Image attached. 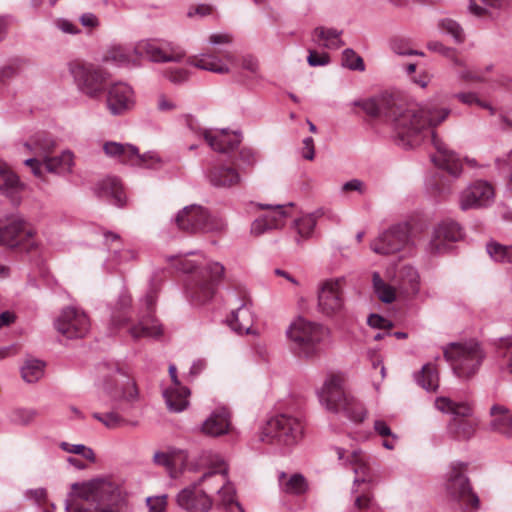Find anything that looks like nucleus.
<instances>
[{
	"label": "nucleus",
	"instance_id": "obj_1",
	"mask_svg": "<svg viewBox=\"0 0 512 512\" xmlns=\"http://www.w3.org/2000/svg\"><path fill=\"white\" fill-rule=\"evenodd\" d=\"M364 111L373 117L389 123L394 131L397 144L404 148L418 145L424 133L443 122L448 109H436L431 105L402 103L392 96H382L363 103Z\"/></svg>",
	"mask_w": 512,
	"mask_h": 512
},
{
	"label": "nucleus",
	"instance_id": "obj_2",
	"mask_svg": "<svg viewBox=\"0 0 512 512\" xmlns=\"http://www.w3.org/2000/svg\"><path fill=\"white\" fill-rule=\"evenodd\" d=\"M74 499L65 501L67 512H121L111 505L114 486L107 480H93L89 483H74Z\"/></svg>",
	"mask_w": 512,
	"mask_h": 512
},
{
	"label": "nucleus",
	"instance_id": "obj_3",
	"mask_svg": "<svg viewBox=\"0 0 512 512\" xmlns=\"http://www.w3.org/2000/svg\"><path fill=\"white\" fill-rule=\"evenodd\" d=\"M319 400L329 411L344 413L353 422H362L367 411L352 395L343 389V379L332 375L324 383L319 392Z\"/></svg>",
	"mask_w": 512,
	"mask_h": 512
},
{
	"label": "nucleus",
	"instance_id": "obj_4",
	"mask_svg": "<svg viewBox=\"0 0 512 512\" xmlns=\"http://www.w3.org/2000/svg\"><path fill=\"white\" fill-rule=\"evenodd\" d=\"M328 330L315 322L302 317L294 320L286 330L292 351L300 358L311 359L318 355L320 344Z\"/></svg>",
	"mask_w": 512,
	"mask_h": 512
},
{
	"label": "nucleus",
	"instance_id": "obj_5",
	"mask_svg": "<svg viewBox=\"0 0 512 512\" xmlns=\"http://www.w3.org/2000/svg\"><path fill=\"white\" fill-rule=\"evenodd\" d=\"M97 373L103 390L113 401L132 404L138 400L139 392L135 381L119 363H101L97 367Z\"/></svg>",
	"mask_w": 512,
	"mask_h": 512
},
{
	"label": "nucleus",
	"instance_id": "obj_6",
	"mask_svg": "<svg viewBox=\"0 0 512 512\" xmlns=\"http://www.w3.org/2000/svg\"><path fill=\"white\" fill-rule=\"evenodd\" d=\"M303 435L302 422L288 414H278L269 418L259 432L260 441L272 445L291 447Z\"/></svg>",
	"mask_w": 512,
	"mask_h": 512
},
{
	"label": "nucleus",
	"instance_id": "obj_7",
	"mask_svg": "<svg viewBox=\"0 0 512 512\" xmlns=\"http://www.w3.org/2000/svg\"><path fill=\"white\" fill-rule=\"evenodd\" d=\"M444 357L457 377L469 379L478 372L485 355L478 342L469 341L450 343L444 349Z\"/></svg>",
	"mask_w": 512,
	"mask_h": 512
},
{
	"label": "nucleus",
	"instance_id": "obj_8",
	"mask_svg": "<svg viewBox=\"0 0 512 512\" xmlns=\"http://www.w3.org/2000/svg\"><path fill=\"white\" fill-rule=\"evenodd\" d=\"M467 463L454 462L447 474L445 490L450 501L462 510H478L480 499L474 492L471 482L466 475Z\"/></svg>",
	"mask_w": 512,
	"mask_h": 512
},
{
	"label": "nucleus",
	"instance_id": "obj_9",
	"mask_svg": "<svg viewBox=\"0 0 512 512\" xmlns=\"http://www.w3.org/2000/svg\"><path fill=\"white\" fill-rule=\"evenodd\" d=\"M159 288L151 283L145 295L139 299L137 306L138 322L132 325L128 333L133 339L142 337H160L163 334V328L155 316L156 302Z\"/></svg>",
	"mask_w": 512,
	"mask_h": 512
},
{
	"label": "nucleus",
	"instance_id": "obj_10",
	"mask_svg": "<svg viewBox=\"0 0 512 512\" xmlns=\"http://www.w3.org/2000/svg\"><path fill=\"white\" fill-rule=\"evenodd\" d=\"M70 72L78 90L90 99H99L106 91L110 73L91 63H74Z\"/></svg>",
	"mask_w": 512,
	"mask_h": 512
},
{
	"label": "nucleus",
	"instance_id": "obj_11",
	"mask_svg": "<svg viewBox=\"0 0 512 512\" xmlns=\"http://www.w3.org/2000/svg\"><path fill=\"white\" fill-rule=\"evenodd\" d=\"M224 271L225 268L221 263L211 262L193 274L187 286V293L191 300L196 304L210 301L223 278Z\"/></svg>",
	"mask_w": 512,
	"mask_h": 512
},
{
	"label": "nucleus",
	"instance_id": "obj_12",
	"mask_svg": "<svg viewBox=\"0 0 512 512\" xmlns=\"http://www.w3.org/2000/svg\"><path fill=\"white\" fill-rule=\"evenodd\" d=\"M177 227L186 233H207L221 231L225 223L222 219L213 217L208 210L199 205L184 207L175 218Z\"/></svg>",
	"mask_w": 512,
	"mask_h": 512
},
{
	"label": "nucleus",
	"instance_id": "obj_13",
	"mask_svg": "<svg viewBox=\"0 0 512 512\" xmlns=\"http://www.w3.org/2000/svg\"><path fill=\"white\" fill-rule=\"evenodd\" d=\"M435 406L438 410L453 415L448 424L450 435L459 440H467L473 436L476 422L469 418L472 409L467 403H455L449 398L440 397L436 399Z\"/></svg>",
	"mask_w": 512,
	"mask_h": 512
},
{
	"label": "nucleus",
	"instance_id": "obj_14",
	"mask_svg": "<svg viewBox=\"0 0 512 512\" xmlns=\"http://www.w3.org/2000/svg\"><path fill=\"white\" fill-rule=\"evenodd\" d=\"M349 463L356 475L352 488V494L355 495L354 507L359 510L368 509L372 504L373 494L367 456L362 451H353L349 456Z\"/></svg>",
	"mask_w": 512,
	"mask_h": 512
},
{
	"label": "nucleus",
	"instance_id": "obj_15",
	"mask_svg": "<svg viewBox=\"0 0 512 512\" xmlns=\"http://www.w3.org/2000/svg\"><path fill=\"white\" fill-rule=\"evenodd\" d=\"M103 151L107 157L132 166L155 168L161 162L156 153L140 154L138 148L131 144L107 141L103 143Z\"/></svg>",
	"mask_w": 512,
	"mask_h": 512
},
{
	"label": "nucleus",
	"instance_id": "obj_16",
	"mask_svg": "<svg viewBox=\"0 0 512 512\" xmlns=\"http://www.w3.org/2000/svg\"><path fill=\"white\" fill-rule=\"evenodd\" d=\"M134 52L155 63L180 62L185 51L178 45L162 39H146L139 41Z\"/></svg>",
	"mask_w": 512,
	"mask_h": 512
},
{
	"label": "nucleus",
	"instance_id": "obj_17",
	"mask_svg": "<svg viewBox=\"0 0 512 512\" xmlns=\"http://www.w3.org/2000/svg\"><path fill=\"white\" fill-rule=\"evenodd\" d=\"M208 460L210 462L209 471L202 475L200 481L219 478V487H215V489L220 495L223 505L229 507L234 504L240 512H244L241 504L235 500L234 486L227 480L228 466L223 458L218 454L209 453Z\"/></svg>",
	"mask_w": 512,
	"mask_h": 512
},
{
	"label": "nucleus",
	"instance_id": "obj_18",
	"mask_svg": "<svg viewBox=\"0 0 512 512\" xmlns=\"http://www.w3.org/2000/svg\"><path fill=\"white\" fill-rule=\"evenodd\" d=\"M411 240V226L404 223H397L382 232L371 242V249L382 255L395 254L403 250Z\"/></svg>",
	"mask_w": 512,
	"mask_h": 512
},
{
	"label": "nucleus",
	"instance_id": "obj_19",
	"mask_svg": "<svg viewBox=\"0 0 512 512\" xmlns=\"http://www.w3.org/2000/svg\"><path fill=\"white\" fill-rule=\"evenodd\" d=\"M54 326L67 339H78L89 332L90 320L84 311L76 307H66L55 320Z\"/></svg>",
	"mask_w": 512,
	"mask_h": 512
},
{
	"label": "nucleus",
	"instance_id": "obj_20",
	"mask_svg": "<svg viewBox=\"0 0 512 512\" xmlns=\"http://www.w3.org/2000/svg\"><path fill=\"white\" fill-rule=\"evenodd\" d=\"M33 236V229L28 227L27 223L18 217L11 218L7 225L0 226L1 245L22 247L29 252L36 246Z\"/></svg>",
	"mask_w": 512,
	"mask_h": 512
},
{
	"label": "nucleus",
	"instance_id": "obj_21",
	"mask_svg": "<svg viewBox=\"0 0 512 512\" xmlns=\"http://www.w3.org/2000/svg\"><path fill=\"white\" fill-rule=\"evenodd\" d=\"M344 284V277L327 279L320 284L318 307L323 314L331 316L342 310L344 306Z\"/></svg>",
	"mask_w": 512,
	"mask_h": 512
},
{
	"label": "nucleus",
	"instance_id": "obj_22",
	"mask_svg": "<svg viewBox=\"0 0 512 512\" xmlns=\"http://www.w3.org/2000/svg\"><path fill=\"white\" fill-rule=\"evenodd\" d=\"M73 153L71 151H63L60 155L43 158H28L24 164L31 168L33 174L42 177L44 172L55 174H66L71 172L74 165Z\"/></svg>",
	"mask_w": 512,
	"mask_h": 512
},
{
	"label": "nucleus",
	"instance_id": "obj_23",
	"mask_svg": "<svg viewBox=\"0 0 512 512\" xmlns=\"http://www.w3.org/2000/svg\"><path fill=\"white\" fill-rule=\"evenodd\" d=\"M462 236L458 223L452 220L442 221L434 228L426 250L431 255L445 253L450 248V243L459 241Z\"/></svg>",
	"mask_w": 512,
	"mask_h": 512
},
{
	"label": "nucleus",
	"instance_id": "obj_24",
	"mask_svg": "<svg viewBox=\"0 0 512 512\" xmlns=\"http://www.w3.org/2000/svg\"><path fill=\"white\" fill-rule=\"evenodd\" d=\"M493 186L484 180H478L470 184L460 195V208L468 210L490 205L494 199Z\"/></svg>",
	"mask_w": 512,
	"mask_h": 512
},
{
	"label": "nucleus",
	"instance_id": "obj_25",
	"mask_svg": "<svg viewBox=\"0 0 512 512\" xmlns=\"http://www.w3.org/2000/svg\"><path fill=\"white\" fill-rule=\"evenodd\" d=\"M204 481L200 479L183 488L176 496L178 506L187 512H208L213 506L212 499L198 487Z\"/></svg>",
	"mask_w": 512,
	"mask_h": 512
},
{
	"label": "nucleus",
	"instance_id": "obj_26",
	"mask_svg": "<svg viewBox=\"0 0 512 512\" xmlns=\"http://www.w3.org/2000/svg\"><path fill=\"white\" fill-rule=\"evenodd\" d=\"M134 104V91L128 84L116 82L108 88L106 105L112 115H122L131 110Z\"/></svg>",
	"mask_w": 512,
	"mask_h": 512
},
{
	"label": "nucleus",
	"instance_id": "obj_27",
	"mask_svg": "<svg viewBox=\"0 0 512 512\" xmlns=\"http://www.w3.org/2000/svg\"><path fill=\"white\" fill-rule=\"evenodd\" d=\"M207 144L220 153H228L236 149L241 142V135L228 129H200Z\"/></svg>",
	"mask_w": 512,
	"mask_h": 512
},
{
	"label": "nucleus",
	"instance_id": "obj_28",
	"mask_svg": "<svg viewBox=\"0 0 512 512\" xmlns=\"http://www.w3.org/2000/svg\"><path fill=\"white\" fill-rule=\"evenodd\" d=\"M431 141L436 149V153L431 158L433 163L446 170L453 177H458L462 172V165L458 156L434 132H431Z\"/></svg>",
	"mask_w": 512,
	"mask_h": 512
},
{
	"label": "nucleus",
	"instance_id": "obj_29",
	"mask_svg": "<svg viewBox=\"0 0 512 512\" xmlns=\"http://www.w3.org/2000/svg\"><path fill=\"white\" fill-rule=\"evenodd\" d=\"M262 209H270V211L262 217L255 219L251 225V233L259 236L267 231L279 229L284 226L287 218L285 206L261 205Z\"/></svg>",
	"mask_w": 512,
	"mask_h": 512
},
{
	"label": "nucleus",
	"instance_id": "obj_30",
	"mask_svg": "<svg viewBox=\"0 0 512 512\" xmlns=\"http://www.w3.org/2000/svg\"><path fill=\"white\" fill-rule=\"evenodd\" d=\"M207 179L216 188H231L240 183L241 176L236 168L218 164L208 170Z\"/></svg>",
	"mask_w": 512,
	"mask_h": 512
},
{
	"label": "nucleus",
	"instance_id": "obj_31",
	"mask_svg": "<svg viewBox=\"0 0 512 512\" xmlns=\"http://www.w3.org/2000/svg\"><path fill=\"white\" fill-rule=\"evenodd\" d=\"M230 413L226 408L215 410L202 424L201 431L208 436L218 437L230 429Z\"/></svg>",
	"mask_w": 512,
	"mask_h": 512
},
{
	"label": "nucleus",
	"instance_id": "obj_32",
	"mask_svg": "<svg viewBox=\"0 0 512 512\" xmlns=\"http://www.w3.org/2000/svg\"><path fill=\"white\" fill-rule=\"evenodd\" d=\"M490 428L507 438H512V413L502 405L495 404L490 408Z\"/></svg>",
	"mask_w": 512,
	"mask_h": 512
},
{
	"label": "nucleus",
	"instance_id": "obj_33",
	"mask_svg": "<svg viewBox=\"0 0 512 512\" xmlns=\"http://www.w3.org/2000/svg\"><path fill=\"white\" fill-rule=\"evenodd\" d=\"M100 197L110 198L114 205L122 207L126 203V195L124 193L120 180L116 177H107L98 184Z\"/></svg>",
	"mask_w": 512,
	"mask_h": 512
},
{
	"label": "nucleus",
	"instance_id": "obj_34",
	"mask_svg": "<svg viewBox=\"0 0 512 512\" xmlns=\"http://www.w3.org/2000/svg\"><path fill=\"white\" fill-rule=\"evenodd\" d=\"M254 318L250 307L244 303L231 312L228 324L238 334H247L253 326Z\"/></svg>",
	"mask_w": 512,
	"mask_h": 512
},
{
	"label": "nucleus",
	"instance_id": "obj_35",
	"mask_svg": "<svg viewBox=\"0 0 512 512\" xmlns=\"http://www.w3.org/2000/svg\"><path fill=\"white\" fill-rule=\"evenodd\" d=\"M25 146L33 152V158H40L42 160L53 151L56 147V142L49 133L37 132L26 142Z\"/></svg>",
	"mask_w": 512,
	"mask_h": 512
},
{
	"label": "nucleus",
	"instance_id": "obj_36",
	"mask_svg": "<svg viewBox=\"0 0 512 512\" xmlns=\"http://www.w3.org/2000/svg\"><path fill=\"white\" fill-rule=\"evenodd\" d=\"M188 63L196 68L214 73L225 74L229 72L228 66L217 55L212 53H201L192 56L188 59Z\"/></svg>",
	"mask_w": 512,
	"mask_h": 512
},
{
	"label": "nucleus",
	"instance_id": "obj_37",
	"mask_svg": "<svg viewBox=\"0 0 512 512\" xmlns=\"http://www.w3.org/2000/svg\"><path fill=\"white\" fill-rule=\"evenodd\" d=\"M22 188L18 176L8 166L0 164V193L14 199Z\"/></svg>",
	"mask_w": 512,
	"mask_h": 512
},
{
	"label": "nucleus",
	"instance_id": "obj_38",
	"mask_svg": "<svg viewBox=\"0 0 512 512\" xmlns=\"http://www.w3.org/2000/svg\"><path fill=\"white\" fill-rule=\"evenodd\" d=\"M341 35L342 31L320 26L314 29L313 40L327 49H339L344 45Z\"/></svg>",
	"mask_w": 512,
	"mask_h": 512
},
{
	"label": "nucleus",
	"instance_id": "obj_39",
	"mask_svg": "<svg viewBox=\"0 0 512 512\" xmlns=\"http://www.w3.org/2000/svg\"><path fill=\"white\" fill-rule=\"evenodd\" d=\"M190 391L187 387L178 386L168 389L164 392V398L170 411L181 412L185 410L189 404L188 396Z\"/></svg>",
	"mask_w": 512,
	"mask_h": 512
},
{
	"label": "nucleus",
	"instance_id": "obj_40",
	"mask_svg": "<svg viewBox=\"0 0 512 512\" xmlns=\"http://www.w3.org/2000/svg\"><path fill=\"white\" fill-rule=\"evenodd\" d=\"M132 297L127 292L120 294L116 303V308L112 312V324L118 328L124 327L130 322V317L127 315L126 310L131 307Z\"/></svg>",
	"mask_w": 512,
	"mask_h": 512
},
{
	"label": "nucleus",
	"instance_id": "obj_41",
	"mask_svg": "<svg viewBox=\"0 0 512 512\" xmlns=\"http://www.w3.org/2000/svg\"><path fill=\"white\" fill-rule=\"evenodd\" d=\"M415 380L419 386L427 391H436L439 386V376L436 366L425 364L421 371L415 374Z\"/></svg>",
	"mask_w": 512,
	"mask_h": 512
},
{
	"label": "nucleus",
	"instance_id": "obj_42",
	"mask_svg": "<svg viewBox=\"0 0 512 512\" xmlns=\"http://www.w3.org/2000/svg\"><path fill=\"white\" fill-rule=\"evenodd\" d=\"M133 54H135L134 48L131 50L120 45H114L105 53L103 60L117 66H125L132 61Z\"/></svg>",
	"mask_w": 512,
	"mask_h": 512
},
{
	"label": "nucleus",
	"instance_id": "obj_43",
	"mask_svg": "<svg viewBox=\"0 0 512 512\" xmlns=\"http://www.w3.org/2000/svg\"><path fill=\"white\" fill-rule=\"evenodd\" d=\"M106 244L111 242V251L113 259L117 263H121L124 261H129L135 258L136 254L133 250L130 249H120L121 247V238L118 234L113 232H106L105 234Z\"/></svg>",
	"mask_w": 512,
	"mask_h": 512
},
{
	"label": "nucleus",
	"instance_id": "obj_44",
	"mask_svg": "<svg viewBox=\"0 0 512 512\" xmlns=\"http://www.w3.org/2000/svg\"><path fill=\"white\" fill-rule=\"evenodd\" d=\"M45 363L38 359H27L21 367V375L25 382L35 383L44 375Z\"/></svg>",
	"mask_w": 512,
	"mask_h": 512
},
{
	"label": "nucleus",
	"instance_id": "obj_45",
	"mask_svg": "<svg viewBox=\"0 0 512 512\" xmlns=\"http://www.w3.org/2000/svg\"><path fill=\"white\" fill-rule=\"evenodd\" d=\"M486 251L495 262L512 263V245L491 241L486 244Z\"/></svg>",
	"mask_w": 512,
	"mask_h": 512
},
{
	"label": "nucleus",
	"instance_id": "obj_46",
	"mask_svg": "<svg viewBox=\"0 0 512 512\" xmlns=\"http://www.w3.org/2000/svg\"><path fill=\"white\" fill-rule=\"evenodd\" d=\"M286 474L282 472L279 477L280 485L286 493L300 495L307 489L305 478L301 474H294L283 482Z\"/></svg>",
	"mask_w": 512,
	"mask_h": 512
},
{
	"label": "nucleus",
	"instance_id": "obj_47",
	"mask_svg": "<svg viewBox=\"0 0 512 512\" xmlns=\"http://www.w3.org/2000/svg\"><path fill=\"white\" fill-rule=\"evenodd\" d=\"M402 286L407 293L417 294L419 291V274L412 266H404L400 270Z\"/></svg>",
	"mask_w": 512,
	"mask_h": 512
},
{
	"label": "nucleus",
	"instance_id": "obj_48",
	"mask_svg": "<svg viewBox=\"0 0 512 512\" xmlns=\"http://www.w3.org/2000/svg\"><path fill=\"white\" fill-rule=\"evenodd\" d=\"M322 215V212L320 210L305 215L298 220L295 221V227L297 229V232L300 236L304 238H308L311 236V234L314 231V228L317 223L318 217Z\"/></svg>",
	"mask_w": 512,
	"mask_h": 512
},
{
	"label": "nucleus",
	"instance_id": "obj_49",
	"mask_svg": "<svg viewBox=\"0 0 512 512\" xmlns=\"http://www.w3.org/2000/svg\"><path fill=\"white\" fill-rule=\"evenodd\" d=\"M373 427L379 436L385 438L382 442L383 447L393 450L398 441V436L391 431L388 424L383 420H375Z\"/></svg>",
	"mask_w": 512,
	"mask_h": 512
},
{
	"label": "nucleus",
	"instance_id": "obj_50",
	"mask_svg": "<svg viewBox=\"0 0 512 512\" xmlns=\"http://www.w3.org/2000/svg\"><path fill=\"white\" fill-rule=\"evenodd\" d=\"M372 280L375 292L382 302L391 303L395 300L394 289L382 280L378 272L373 273Z\"/></svg>",
	"mask_w": 512,
	"mask_h": 512
},
{
	"label": "nucleus",
	"instance_id": "obj_51",
	"mask_svg": "<svg viewBox=\"0 0 512 512\" xmlns=\"http://www.w3.org/2000/svg\"><path fill=\"white\" fill-rule=\"evenodd\" d=\"M39 412L32 408H18L12 411L10 419L13 423L27 426L31 424L37 417Z\"/></svg>",
	"mask_w": 512,
	"mask_h": 512
},
{
	"label": "nucleus",
	"instance_id": "obj_52",
	"mask_svg": "<svg viewBox=\"0 0 512 512\" xmlns=\"http://www.w3.org/2000/svg\"><path fill=\"white\" fill-rule=\"evenodd\" d=\"M92 416L109 429L119 428L127 423V421L115 411H110L107 413L95 412Z\"/></svg>",
	"mask_w": 512,
	"mask_h": 512
},
{
	"label": "nucleus",
	"instance_id": "obj_53",
	"mask_svg": "<svg viewBox=\"0 0 512 512\" xmlns=\"http://www.w3.org/2000/svg\"><path fill=\"white\" fill-rule=\"evenodd\" d=\"M342 65L350 70L364 71L365 65L362 57L353 49L347 48L342 53Z\"/></svg>",
	"mask_w": 512,
	"mask_h": 512
},
{
	"label": "nucleus",
	"instance_id": "obj_54",
	"mask_svg": "<svg viewBox=\"0 0 512 512\" xmlns=\"http://www.w3.org/2000/svg\"><path fill=\"white\" fill-rule=\"evenodd\" d=\"M60 448L65 452L81 455L83 458L89 460L90 462H95L96 460L94 451L83 444H70L67 442H61Z\"/></svg>",
	"mask_w": 512,
	"mask_h": 512
},
{
	"label": "nucleus",
	"instance_id": "obj_55",
	"mask_svg": "<svg viewBox=\"0 0 512 512\" xmlns=\"http://www.w3.org/2000/svg\"><path fill=\"white\" fill-rule=\"evenodd\" d=\"M439 27L446 33L450 34L456 43L464 41V33L461 26L452 19H443L439 23Z\"/></svg>",
	"mask_w": 512,
	"mask_h": 512
},
{
	"label": "nucleus",
	"instance_id": "obj_56",
	"mask_svg": "<svg viewBox=\"0 0 512 512\" xmlns=\"http://www.w3.org/2000/svg\"><path fill=\"white\" fill-rule=\"evenodd\" d=\"M455 97L459 101H461L463 104H466V105L476 104L484 109H488L491 114L495 113L494 108L489 103H486V102L480 100L476 93H473V92L457 93V94H455Z\"/></svg>",
	"mask_w": 512,
	"mask_h": 512
},
{
	"label": "nucleus",
	"instance_id": "obj_57",
	"mask_svg": "<svg viewBox=\"0 0 512 512\" xmlns=\"http://www.w3.org/2000/svg\"><path fill=\"white\" fill-rule=\"evenodd\" d=\"M148 512H165L167 507V495L148 497L146 500Z\"/></svg>",
	"mask_w": 512,
	"mask_h": 512
},
{
	"label": "nucleus",
	"instance_id": "obj_58",
	"mask_svg": "<svg viewBox=\"0 0 512 512\" xmlns=\"http://www.w3.org/2000/svg\"><path fill=\"white\" fill-rule=\"evenodd\" d=\"M165 77L174 84H180L188 80V71L184 68H170L165 71Z\"/></svg>",
	"mask_w": 512,
	"mask_h": 512
},
{
	"label": "nucleus",
	"instance_id": "obj_59",
	"mask_svg": "<svg viewBox=\"0 0 512 512\" xmlns=\"http://www.w3.org/2000/svg\"><path fill=\"white\" fill-rule=\"evenodd\" d=\"M367 323L369 326H371L372 328H377V329H391L393 324L390 320L378 315V314H371L369 315L368 319H367Z\"/></svg>",
	"mask_w": 512,
	"mask_h": 512
},
{
	"label": "nucleus",
	"instance_id": "obj_60",
	"mask_svg": "<svg viewBox=\"0 0 512 512\" xmlns=\"http://www.w3.org/2000/svg\"><path fill=\"white\" fill-rule=\"evenodd\" d=\"M240 160L249 167H252L257 162V153L254 149L244 147L239 152Z\"/></svg>",
	"mask_w": 512,
	"mask_h": 512
},
{
	"label": "nucleus",
	"instance_id": "obj_61",
	"mask_svg": "<svg viewBox=\"0 0 512 512\" xmlns=\"http://www.w3.org/2000/svg\"><path fill=\"white\" fill-rule=\"evenodd\" d=\"M308 64L310 66H324L329 63L330 58L326 53L319 54L316 51H309V55L307 57Z\"/></svg>",
	"mask_w": 512,
	"mask_h": 512
},
{
	"label": "nucleus",
	"instance_id": "obj_62",
	"mask_svg": "<svg viewBox=\"0 0 512 512\" xmlns=\"http://www.w3.org/2000/svg\"><path fill=\"white\" fill-rule=\"evenodd\" d=\"M302 157L306 160L312 161L315 157L314 140L312 137H306L303 140Z\"/></svg>",
	"mask_w": 512,
	"mask_h": 512
},
{
	"label": "nucleus",
	"instance_id": "obj_63",
	"mask_svg": "<svg viewBox=\"0 0 512 512\" xmlns=\"http://www.w3.org/2000/svg\"><path fill=\"white\" fill-rule=\"evenodd\" d=\"M153 461L155 464L166 467L168 469L173 466L172 457L165 452H156L153 456Z\"/></svg>",
	"mask_w": 512,
	"mask_h": 512
},
{
	"label": "nucleus",
	"instance_id": "obj_64",
	"mask_svg": "<svg viewBox=\"0 0 512 512\" xmlns=\"http://www.w3.org/2000/svg\"><path fill=\"white\" fill-rule=\"evenodd\" d=\"M364 182L359 179H352L350 181H347L342 186V191L344 192H350V191H357L360 194L364 193Z\"/></svg>",
	"mask_w": 512,
	"mask_h": 512
}]
</instances>
